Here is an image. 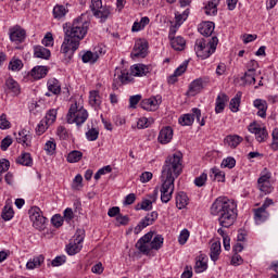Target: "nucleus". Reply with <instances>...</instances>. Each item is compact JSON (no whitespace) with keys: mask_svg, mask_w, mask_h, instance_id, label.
<instances>
[{"mask_svg":"<svg viewBox=\"0 0 278 278\" xmlns=\"http://www.w3.org/2000/svg\"><path fill=\"white\" fill-rule=\"evenodd\" d=\"M184 154L176 152L166 157L161 173V201L162 203H168L173 199V192H175V179L181 175L184 165L181 160Z\"/></svg>","mask_w":278,"mask_h":278,"instance_id":"f257e3e1","label":"nucleus"},{"mask_svg":"<svg viewBox=\"0 0 278 278\" xmlns=\"http://www.w3.org/2000/svg\"><path fill=\"white\" fill-rule=\"evenodd\" d=\"M90 29V17L83 13L76 17L72 25L65 30L63 43L61 46V53L65 54L67 60H72L75 51L79 49V45L86 38Z\"/></svg>","mask_w":278,"mask_h":278,"instance_id":"f03ea898","label":"nucleus"},{"mask_svg":"<svg viewBox=\"0 0 278 278\" xmlns=\"http://www.w3.org/2000/svg\"><path fill=\"white\" fill-rule=\"evenodd\" d=\"M212 216H218L220 227L229 228L238 218V204L225 197L217 198L211 206Z\"/></svg>","mask_w":278,"mask_h":278,"instance_id":"7ed1b4c3","label":"nucleus"},{"mask_svg":"<svg viewBox=\"0 0 278 278\" xmlns=\"http://www.w3.org/2000/svg\"><path fill=\"white\" fill-rule=\"evenodd\" d=\"M163 244L164 237H162V235H156L153 238V231H150L137 241L136 249H138L140 253H143V255H149L153 250L160 251V248L163 247Z\"/></svg>","mask_w":278,"mask_h":278,"instance_id":"20e7f679","label":"nucleus"},{"mask_svg":"<svg viewBox=\"0 0 278 278\" xmlns=\"http://www.w3.org/2000/svg\"><path fill=\"white\" fill-rule=\"evenodd\" d=\"M218 47V37L213 36L211 39L200 38L195 40V53L201 60H207L210 55L216 52Z\"/></svg>","mask_w":278,"mask_h":278,"instance_id":"39448f33","label":"nucleus"},{"mask_svg":"<svg viewBox=\"0 0 278 278\" xmlns=\"http://www.w3.org/2000/svg\"><path fill=\"white\" fill-rule=\"evenodd\" d=\"M66 121L68 125L76 124L77 127L84 125L88 121V111L84 106H78L77 102L70 106L68 113L66 115Z\"/></svg>","mask_w":278,"mask_h":278,"instance_id":"423d86ee","label":"nucleus"},{"mask_svg":"<svg viewBox=\"0 0 278 278\" xmlns=\"http://www.w3.org/2000/svg\"><path fill=\"white\" fill-rule=\"evenodd\" d=\"M86 238V230L77 229L73 239L70 240V243L66 245V253L68 255H77L81 249H84V240Z\"/></svg>","mask_w":278,"mask_h":278,"instance_id":"0eeeda50","label":"nucleus"},{"mask_svg":"<svg viewBox=\"0 0 278 278\" xmlns=\"http://www.w3.org/2000/svg\"><path fill=\"white\" fill-rule=\"evenodd\" d=\"M28 214H29V218L33 223V227L35 229H38V231H43L45 229V225L47 223V217H43L42 216V212L40 211V207H31L29 211H28Z\"/></svg>","mask_w":278,"mask_h":278,"instance_id":"6e6552de","label":"nucleus"},{"mask_svg":"<svg viewBox=\"0 0 278 278\" xmlns=\"http://www.w3.org/2000/svg\"><path fill=\"white\" fill-rule=\"evenodd\" d=\"M270 177H273V174L267 168H264L257 180L258 190H261V192H264V194H270V192H273Z\"/></svg>","mask_w":278,"mask_h":278,"instance_id":"1a4fd4ad","label":"nucleus"},{"mask_svg":"<svg viewBox=\"0 0 278 278\" xmlns=\"http://www.w3.org/2000/svg\"><path fill=\"white\" fill-rule=\"evenodd\" d=\"M130 55L131 58H147L149 55V42L144 39L137 40Z\"/></svg>","mask_w":278,"mask_h":278,"instance_id":"9d476101","label":"nucleus"},{"mask_svg":"<svg viewBox=\"0 0 278 278\" xmlns=\"http://www.w3.org/2000/svg\"><path fill=\"white\" fill-rule=\"evenodd\" d=\"M9 38L11 42H17L21 45V42H25V38H27V31L20 25H15L11 28H9Z\"/></svg>","mask_w":278,"mask_h":278,"instance_id":"9b49d317","label":"nucleus"},{"mask_svg":"<svg viewBox=\"0 0 278 278\" xmlns=\"http://www.w3.org/2000/svg\"><path fill=\"white\" fill-rule=\"evenodd\" d=\"M160 214H157V211H153L151 213H148L144 218H142L139 224L135 227V233H140L142 229H147V227L153 225L155 220H157V217Z\"/></svg>","mask_w":278,"mask_h":278,"instance_id":"f8f14e48","label":"nucleus"},{"mask_svg":"<svg viewBox=\"0 0 278 278\" xmlns=\"http://www.w3.org/2000/svg\"><path fill=\"white\" fill-rule=\"evenodd\" d=\"M249 131L254 134L255 138H260L261 140H266V138H268V130L256 123L249 125Z\"/></svg>","mask_w":278,"mask_h":278,"instance_id":"ddd939ff","label":"nucleus"},{"mask_svg":"<svg viewBox=\"0 0 278 278\" xmlns=\"http://www.w3.org/2000/svg\"><path fill=\"white\" fill-rule=\"evenodd\" d=\"M229 102V96L226 93H219L216 98L215 102V113L216 114H223L225 112V106Z\"/></svg>","mask_w":278,"mask_h":278,"instance_id":"4468645a","label":"nucleus"},{"mask_svg":"<svg viewBox=\"0 0 278 278\" xmlns=\"http://www.w3.org/2000/svg\"><path fill=\"white\" fill-rule=\"evenodd\" d=\"M215 27L216 25L214 24V22H204L200 24L198 31L205 38H210V36L214 34Z\"/></svg>","mask_w":278,"mask_h":278,"instance_id":"2eb2a0df","label":"nucleus"},{"mask_svg":"<svg viewBox=\"0 0 278 278\" xmlns=\"http://www.w3.org/2000/svg\"><path fill=\"white\" fill-rule=\"evenodd\" d=\"M130 73L134 77H143V75L151 73V67L144 64H136L130 67Z\"/></svg>","mask_w":278,"mask_h":278,"instance_id":"dca6fc26","label":"nucleus"},{"mask_svg":"<svg viewBox=\"0 0 278 278\" xmlns=\"http://www.w3.org/2000/svg\"><path fill=\"white\" fill-rule=\"evenodd\" d=\"M203 78H197L189 85L188 94L190 97H195V94H199L201 90H203Z\"/></svg>","mask_w":278,"mask_h":278,"instance_id":"f3484780","label":"nucleus"},{"mask_svg":"<svg viewBox=\"0 0 278 278\" xmlns=\"http://www.w3.org/2000/svg\"><path fill=\"white\" fill-rule=\"evenodd\" d=\"M268 216H270V214L266 212V208L264 206L254 210V220L256 225H262V223H266V220H268Z\"/></svg>","mask_w":278,"mask_h":278,"instance_id":"a211bd4d","label":"nucleus"},{"mask_svg":"<svg viewBox=\"0 0 278 278\" xmlns=\"http://www.w3.org/2000/svg\"><path fill=\"white\" fill-rule=\"evenodd\" d=\"M254 108H256V110H258L257 112V116H260L261 118H266V112L268 111V102H266V100L263 99H256L253 102Z\"/></svg>","mask_w":278,"mask_h":278,"instance_id":"6ab92c4d","label":"nucleus"},{"mask_svg":"<svg viewBox=\"0 0 278 278\" xmlns=\"http://www.w3.org/2000/svg\"><path fill=\"white\" fill-rule=\"evenodd\" d=\"M110 14H112V9L110 7H102L93 12V16L100 18V23H105L108 18H110Z\"/></svg>","mask_w":278,"mask_h":278,"instance_id":"aec40b11","label":"nucleus"},{"mask_svg":"<svg viewBox=\"0 0 278 278\" xmlns=\"http://www.w3.org/2000/svg\"><path fill=\"white\" fill-rule=\"evenodd\" d=\"M220 0H208L207 4L204 7V12L207 16H216L218 14V4Z\"/></svg>","mask_w":278,"mask_h":278,"instance_id":"412c9836","label":"nucleus"},{"mask_svg":"<svg viewBox=\"0 0 278 278\" xmlns=\"http://www.w3.org/2000/svg\"><path fill=\"white\" fill-rule=\"evenodd\" d=\"M140 108H142V110H146L147 112H155V110H157V99H144L140 102Z\"/></svg>","mask_w":278,"mask_h":278,"instance_id":"4be33fe9","label":"nucleus"},{"mask_svg":"<svg viewBox=\"0 0 278 278\" xmlns=\"http://www.w3.org/2000/svg\"><path fill=\"white\" fill-rule=\"evenodd\" d=\"M5 87L8 90H10V92H12L15 97H18V94H21V86L18 85V83L16 80H14V78L9 77L5 80Z\"/></svg>","mask_w":278,"mask_h":278,"instance_id":"5701e85b","label":"nucleus"},{"mask_svg":"<svg viewBox=\"0 0 278 278\" xmlns=\"http://www.w3.org/2000/svg\"><path fill=\"white\" fill-rule=\"evenodd\" d=\"M1 218L3 220H12V218H14V208H12V202H5V205L2 208Z\"/></svg>","mask_w":278,"mask_h":278,"instance_id":"b1692460","label":"nucleus"},{"mask_svg":"<svg viewBox=\"0 0 278 278\" xmlns=\"http://www.w3.org/2000/svg\"><path fill=\"white\" fill-rule=\"evenodd\" d=\"M52 14L56 21H62V18H64V16H66V14H68V9L66 7H64L63 4H56L53 8Z\"/></svg>","mask_w":278,"mask_h":278,"instance_id":"393cba45","label":"nucleus"},{"mask_svg":"<svg viewBox=\"0 0 278 278\" xmlns=\"http://www.w3.org/2000/svg\"><path fill=\"white\" fill-rule=\"evenodd\" d=\"M35 58H40L41 60H49L51 58V50L42 47V46H37L35 47Z\"/></svg>","mask_w":278,"mask_h":278,"instance_id":"a878e982","label":"nucleus"},{"mask_svg":"<svg viewBox=\"0 0 278 278\" xmlns=\"http://www.w3.org/2000/svg\"><path fill=\"white\" fill-rule=\"evenodd\" d=\"M16 164H21V166H34V160L31 159V154L24 152L16 159Z\"/></svg>","mask_w":278,"mask_h":278,"instance_id":"bb28decb","label":"nucleus"},{"mask_svg":"<svg viewBox=\"0 0 278 278\" xmlns=\"http://www.w3.org/2000/svg\"><path fill=\"white\" fill-rule=\"evenodd\" d=\"M48 90L49 92H52V94H60V92H62V85H60V80L55 78L49 79Z\"/></svg>","mask_w":278,"mask_h":278,"instance_id":"cd10ccee","label":"nucleus"},{"mask_svg":"<svg viewBox=\"0 0 278 278\" xmlns=\"http://www.w3.org/2000/svg\"><path fill=\"white\" fill-rule=\"evenodd\" d=\"M172 49L175 51H184L186 49V39L184 37L178 36L174 39H170Z\"/></svg>","mask_w":278,"mask_h":278,"instance_id":"c85d7f7f","label":"nucleus"},{"mask_svg":"<svg viewBox=\"0 0 278 278\" xmlns=\"http://www.w3.org/2000/svg\"><path fill=\"white\" fill-rule=\"evenodd\" d=\"M242 101V92H237L236 96L230 100L229 108L232 112H240V103Z\"/></svg>","mask_w":278,"mask_h":278,"instance_id":"c756f323","label":"nucleus"},{"mask_svg":"<svg viewBox=\"0 0 278 278\" xmlns=\"http://www.w3.org/2000/svg\"><path fill=\"white\" fill-rule=\"evenodd\" d=\"M219 256H220V242L215 241L211 244L210 257L212 262H218Z\"/></svg>","mask_w":278,"mask_h":278,"instance_id":"7c9ffc66","label":"nucleus"},{"mask_svg":"<svg viewBox=\"0 0 278 278\" xmlns=\"http://www.w3.org/2000/svg\"><path fill=\"white\" fill-rule=\"evenodd\" d=\"M48 70L45 66H36L30 71L31 77L34 79H42L43 77H47Z\"/></svg>","mask_w":278,"mask_h":278,"instance_id":"2f4dec72","label":"nucleus"},{"mask_svg":"<svg viewBox=\"0 0 278 278\" xmlns=\"http://www.w3.org/2000/svg\"><path fill=\"white\" fill-rule=\"evenodd\" d=\"M43 262H45L43 255L36 256L33 260L27 262L26 268L28 270H34V268H38L39 266H41Z\"/></svg>","mask_w":278,"mask_h":278,"instance_id":"473e14b6","label":"nucleus"},{"mask_svg":"<svg viewBox=\"0 0 278 278\" xmlns=\"http://www.w3.org/2000/svg\"><path fill=\"white\" fill-rule=\"evenodd\" d=\"M153 201H155V198H152V200L144 199L136 205V210L137 211L143 210L144 212H151V210H153Z\"/></svg>","mask_w":278,"mask_h":278,"instance_id":"72a5a7b5","label":"nucleus"},{"mask_svg":"<svg viewBox=\"0 0 278 278\" xmlns=\"http://www.w3.org/2000/svg\"><path fill=\"white\" fill-rule=\"evenodd\" d=\"M89 105H91L92 108H99L101 105V96H99L98 90L90 91Z\"/></svg>","mask_w":278,"mask_h":278,"instance_id":"f704fd0d","label":"nucleus"},{"mask_svg":"<svg viewBox=\"0 0 278 278\" xmlns=\"http://www.w3.org/2000/svg\"><path fill=\"white\" fill-rule=\"evenodd\" d=\"M58 118V110L51 109L47 112L45 118H42L43 122H46V125H53Z\"/></svg>","mask_w":278,"mask_h":278,"instance_id":"c9c22d12","label":"nucleus"},{"mask_svg":"<svg viewBox=\"0 0 278 278\" xmlns=\"http://www.w3.org/2000/svg\"><path fill=\"white\" fill-rule=\"evenodd\" d=\"M159 140H173V127H163L159 134Z\"/></svg>","mask_w":278,"mask_h":278,"instance_id":"e433bc0d","label":"nucleus"},{"mask_svg":"<svg viewBox=\"0 0 278 278\" xmlns=\"http://www.w3.org/2000/svg\"><path fill=\"white\" fill-rule=\"evenodd\" d=\"M211 179H213V181H222L225 182V172L213 167L211 169V174H210Z\"/></svg>","mask_w":278,"mask_h":278,"instance_id":"4c0bfd02","label":"nucleus"},{"mask_svg":"<svg viewBox=\"0 0 278 278\" xmlns=\"http://www.w3.org/2000/svg\"><path fill=\"white\" fill-rule=\"evenodd\" d=\"M84 64H94V62H97V60H99V54L92 52V51H87L83 54L81 58Z\"/></svg>","mask_w":278,"mask_h":278,"instance_id":"58836bf2","label":"nucleus"},{"mask_svg":"<svg viewBox=\"0 0 278 278\" xmlns=\"http://www.w3.org/2000/svg\"><path fill=\"white\" fill-rule=\"evenodd\" d=\"M188 205V195L185 192H179L176 197V206L178 210H184Z\"/></svg>","mask_w":278,"mask_h":278,"instance_id":"ea45409f","label":"nucleus"},{"mask_svg":"<svg viewBox=\"0 0 278 278\" xmlns=\"http://www.w3.org/2000/svg\"><path fill=\"white\" fill-rule=\"evenodd\" d=\"M81 157H84V153H81L80 151H77V150H73L72 152H70L67 154V162L70 164H76V162H79V160H81Z\"/></svg>","mask_w":278,"mask_h":278,"instance_id":"a19ab883","label":"nucleus"},{"mask_svg":"<svg viewBox=\"0 0 278 278\" xmlns=\"http://www.w3.org/2000/svg\"><path fill=\"white\" fill-rule=\"evenodd\" d=\"M117 73V79L122 81V84H128V81H131V76H129V72L127 70H116Z\"/></svg>","mask_w":278,"mask_h":278,"instance_id":"79ce46f5","label":"nucleus"},{"mask_svg":"<svg viewBox=\"0 0 278 278\" xmlns=\"http://www.w3.org/2000/svg\"><path fill=\"white\" fill-rule=\"evenodd\" d=\"M21 68H23V61L21 59H13L10 63H9V70L10 71H21Z\"/></svg>","mask_w":278,"mask_h":278,"instance_id":"37998d69","label":"nucleus"},{"mask_svg":"<svg viewBox=\"0 0 278 278\" xmlns=\"http://www.w3.org/2000/svg\"><path fill=\"white\" fill-rule=\"evenodd\" d=\"M236 167V159H233L232 156H228L226 159L223 160L222 162V168H235Z\"/></svg>","mask_w":278,"mask_h":278,"instance_id":"c03bdc74","label":"nucleus"},{"mask_svg":"<svg viewBox=\"0 0 278 278\" xmlns=\"http://www.w3.org/2000/svg\"><path fill=\"white\" fill-rule=\"evenodd\" d=\"M51 224H52L53 227H55L56 229H60V227H62V226L64 225V218L62 217V215L55 214V215L52 216V218H51Z\"/></svg>","mask_w":278,"mask_h":278,"instance_id":"a18cd8bd","label":"nucleus"},{"mask_svg":"<svg viewBox=\"0 0 278 278\" xmlns=\"http://www.w3.org/2000/svg\"><path fill=\"white\" fill-rule=\"evenodd\" d=\"M179 123L182 126H190L192 125V123H194V117L192 116V114H185L179 118Z\"/></svg>","mask_w":278,"mask_h":278,"instance_id":"49530a36","label":"nucleus"},{"mask_svg":"<svg viewBox=\"0 0 278 278\" xmlns=\"http://www.w3.org/2000/svg\"><path fill=\"white\" fill-rule=\"evenodd\" d=\"M55 149H56V144L51 141L48 140L45 144V151L47 152V155H55Z\"/></svg>","mask_w":278,"mask_h":278,"instance_id":"de8ad7c7","label":"nucleus"},{"mask_svg":"<svg viewBox=\"0 0 278 278\" xmlns=\"http://www.w3.org/2000/svg\"><path fill=\"white\" fill-rule=\"evenodd\" d=\"M56 135L61 140H66L71 138V134H68V130L64 126H59L56 129Z\"/></svg>","mask_w":278,"mask_h":278,"instance_id":"09e8293b","label":"nucleus"},{"mask_svg":"<svg viewBox=\"0 0 278 278\" xmlns=\"http://www.w3.org/2000/svg\"><path fill=\"white\" fill-rule=\"evenodd\" d=\"M10 127H12V124L8 121V115L2 113L0 115V129H10Z\"/></svg>","mask_w":278,"mask_h":278,"instance_id":"8fccbe9b","label":"nucleus"},{"mask_svg":"<svg viewBox=\"0 0 278 278\" xmlns=\"http://www.w3.org/2000/svg\"><path fill=\"white\" fill-rule=\"evenodd\" d=\"M49 127H50L49 124H47V122H43L41 119L40 123L37 125L36 135L42 136V134H45L47 129H49Z\"/></svg>","mask_w":278,"mask_h":278,"instance_id":"3c124183","label":"nucleus"},{"mask_svg":"<svg viewBox=\"0 0 278 278\" xmlns=\"http://www.w3.org/2000/svg\"><path fill=\"white\" fill-rule=\"evenodd\" d=\"M205 181H207V174L202 173L199 177L194 179V185L198 188H203V186H205Z\"/></svg>","mask_w":278,"mask_h":278,"instance_id":"603ef678","label":"nucleus"},{"mask_svg":"<svg viewBox=\"0 0 278 278\" xmlns=\"http://www.w3.org/2000/svg\"><path fill=\"white\" fill-rule=\"evenodd\" d=\"M205 270H207V263L203 261H197L194 266V273L200 274L205 273Z\"/></svg>","mask_w":278,"mask_h":278,"instance_id":"864d4df0","label":"nucleus"},{"mask_svg":"<svg viewBox=\"0 0 278 278\" xmlns=\"http://www.w3.org/2000/svg\"><path fill=\"white\" fill-rule=\"evenodd\" d=\"M242 79H244L245 84H255V72H252V70H248Z\"/></svg>","mask_w":278,"mask_h":278,"instance_id":"5fc2aeb1","label":"nucleus"},{"mask_svg":"<svg viewBox=\"0 0 278 278\" xmlns=\"http://www.w3.org/2000/svg\"><path fill=\"white\" fill-rule=\"evenodd\" d=\"M188 238H190V231L188 229L181 230L178 237L179 244H186V242H188Z\"/></svg>","mask_w":278,"mask_h":278,"instance_id":"6e6d98bb","label":"nucleus"},{"mask_svg":"<svg viewBox=\"0 0 278 278\" xmlns=\"http://www.w3.org/2000/svg\"><path fill=\"white\" fill-rule=\"evenodd\" d=\"M150 126H151V121H149V118L147 117H141L137 122L138 129H147V127H150Z\"/></svg>","mask_w":278,"mask_h":278,"instance_id":"4d7b16f0","label":"nucleus"},{"mask_svg":"<svg viewBox=\"0 0 278 278\" xmlns=\"http://www.w3.org/2000/svg\"><path fill=\"white\" fill-rule=\"evenodd\" d=\"M10 170V161L7 159L0 160V175H3V173H8Z\"/></svg>","mask_w":278,"mask_h":278,"instance_id":"13d9d810","label":"nucleus"},{"mask_svg":"<svg viewBox=\"0 0 278 278\" xmlns=\"http://www.w3.org/2000/svg\"><path fill=\"white\" fill-rule=\"evenodd\" d=\"M88 140H97L99 138V130L97 128H91L86 132Z\"/></svg>","mask_w":278,"mask_h":278,"instance_id":"bf43d9fd","label":"nucleus"},{"mask_svg":"<svg viewBox=\"0 0 278 278\" xmlns=\"http://www.w3.org/2000/svg\"><path fill=\"white\" fill-rule=\"evenodd\" d=\"M188 70V61H185L179 67H177L174 72V74L177 77H181L182 73H186V71Z\"/></svg>","mask_w":278,"mask_h":278,"instance_id":"052dcab7","label":"nucleus"},{"mask_svg":"<svg viewBox=\"0 0 278 278\" xmlns=\"http://www.w3.org/2000/svg\"><path fill=\"white\" fill-rule=\"evenodd\" d=\"M42 45L45 47H53V35L51 33H48L45 38L42 39Z\"/></svg>","mask_w":278,"mask_h":278,"instance_id":"680f3d73","label":"nucleus"},{"mask_svg":"<svg viewBox=\"0 0 278 278\" xmlns=\"http://www.w3.org/2000/svg\"><path fill=\"white\" fill-rule=\"evenodd\" d=\"M141 100H142V96L141 94L131 96L129 98L130 108L136 109V104L140 103Z\"/></svg>","mask_w":278,"mask_h":278,"instance_id":"e2e57ef3","label":"nucleus"},{"mask_svg":"<svg viewBox=\"0 0 278 278\" xmlns=\"http://www.w3.org/2000/svg\"><path fill=\"white\" fill-rule=\"evenodd\" d=\"M244 262V260H242V256H240V254L235 253V255L231 258V265L232 266H240L242 265Z\"/></svg>","mask_w":278,"mask_h":278,"instance_id":"0e129e2a","label":"nucleus"},{"mask_svg":"<svg viewBox=\"0 0 278 278\" xmlns=\"http://www.w3.org/2000/svg\"><path fill=\"white\" fill-rule=\"evenodd\" d=\"M64 218H65L66 223H71V220H73V218H75V213H73V208H71V207L65 208Z\"/></svg>","mask_w":278,"mask_h":278,"instance_id":"69168bd1","label":"nucleus"},{"mask_svg":"<svg viewBox=\"0 0 278 278\" xmlns=\"http://www.w3.org/2000/svg\"><path fill=\"white\" fill-rule=\"evenodd\" d=\"M66 263V257L63 256H56L54 260H52L51 264L52 266L56 267V266H62V264Z\"/></svg>","mask_w":278,"mask_h":278,"instance_id":"338daca9","label":"nucleus"},{"mask_svg":"<svg viewBox=\"0 0 278 278\" xmlns=\"http://www.w3.org/2000/svg\"><path fill=\"white\" fill-rule=\"evenodd\" d=\"M91 11L94 13L97 10L103 8V2L101 0H91Z\"/></svg>","mask_w":278,"mask_h":278,"instance_id":"774afa93","label":"nucleus"}]
</instances>
